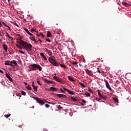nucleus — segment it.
I'll return each mask as SVG.
<instances>
[{
  "mask_svg": "<svg viewBox=\"0 0 131 131\" xmlns=\"http://www.w3.org/2000/svg\"><path fill=\"white\" fill-rule=\"evenodd\" d=\"M46 41H48V42H51V40L49 38H46Z\"/></svg>",
  "mask_w": 131,
  "mask_h": 131,
  "instance_id": "nucleus-36",
  "label": "nucleus"
},
{
  "mask_svg": "<svg viewBox=\"0 0 131 131\" xmlns=\"http://www.w3.org/2000/svg\"><path fill=\"white\" fill-rule=\"evenodd\" d=\"M19 41L18 43L21 46H23L24 49H26L28 53L30 51H32V45L29 43H27L26 41H23V40L19 38Z\"/></svg>",
  "mask_w": 131,
  "mask_h": 131,
  "instance_id": "nucleus-1",
  "label": "nucleus"
},
{
  "mask_svg": "<svg viewBox=\"0 0 131 131\" xmlns=\"http://www.w3.org/2000/svg\"><path fill=\"white\" fill-rule=\"evenodd\" d=\"M0 72L1 73H4V71H3L2 70H0Z\"/></svg>",
  "mask_w": 131,
  "mask_h": 131,
  "instance_id": "nucleus-59",
  "label": "nucleus"
},
{
  "mask_svg": "<svg viewBox=\"0 0 131 131\" xmlns=\"http://www.w3.org/2000/svg\"><path fill=\"white\" fill-rule=\"evenodd\" d=\"M68 93L70 95H74V92L70 91L69 90H68Z\"/></svg>",
  "mask_w": 131,
  "mask_h": 131,
  "instance_id": "nucleus-28",
  "label": "nucleus"
},
{
  "mask_svg": "<svg viewBox=\"0 0 131 131\" xmlns=\"http://www.w3.org/2000/svg\"><path fill=\"white\" fill-rule=\"evenodd\" d=\"M82 88H86L85 84L82 83Z\"/></svg>",
  "mask_w": 131,
  "mask_h": 131,
  "instance_id": "nucleus-50",
  "label": "nucleus"
},
{
  "mask_svg": "<svg viewBox=\"0 0 131 131\" xmlns=\"http://www.w3.org/2000/svg\"><path fill=\"white\" fill-rule=\"evenodd\" d=\"M113 101H114V102L116 103L117 106H118V104L119 102V100H118V98H116V97H114L113 98Z\"/></svg>",
  "mask_w": 131,
  "mask_h": 131,
  "instance_id": "nucleus-11",
  "label": "nucleus"
},
{
  "mask_svg": "<svg viewBox=\"0 0 131 131\" xmlns=\"http://www.w3.org/2000/svg\"><path fill=\"white\" fill-rule=\"evenodd\" d=\"M3 25L2 24V23L0 21V27H2Z\"/></svg>",
  "mask_w": 131,
  "mask_h": 131,
  "instance_id": "nucleus-55",
  "label": "nucleus"
},
{
  "mask_svg": "<svg viewBox=\"0 0 131 131\" xmlns=\"http://www.w3.org/2000/svg\"><path fill=\"white\" fill-rule=\"evenodd\" d=\"M83 60H82V62H83L84 63H85V59H84V58H82Z\"/></svg>",
  "mask_w": 131,
  "mask_h": 131,
  "instance_id": "nucleus-48",
  "label": "nucleus"
},
{
  "mask_svg": "<svg viewBox=\"0 0 131 131\" xmlns=\"http://www.w3.org/2000/svg\"><path fill=\"white\" fill-rule=\"evenodd\" d=\"M96 101H97L98 102H99L100 103L102 102L104 103V101H101V98L99 97H96L95 98Z\"/></svg>",
  "mask_w": 131,
  "mask_h": 131,
  "instance_id": "nucleus-18",
  "label": "nucleus"
},
{
  "mask_svg": "<svg viewBox=\"0 0 131 131\" xmlns=\"http://www.w3.org/2000/svg\"><path fill=\"white\" fill-rule=\"evenodd\" d=\"M16 47H17V48H19V47H20V45H18V44H16Z\"/></svg>",
  "mask_w": 131,
  "mask_h": 131,
  "instance_id": "nucleus-53",
  "label": "nucleus"
},
{
  "mask_svg": "<svg viewBox=\"0 0 131 131\" xmlns=\"http://www.w3.org/2000/svg\"><path fill=\"white\" fill-rule=\"evenodd\" d=\"M30 39L34 41V40H35V36H33H33L30 37Z\"/></svg>",
  "mask_w": 131,
  "mask_h": 131,
  "instance_id": "nucleus-22",
  "label": "nucleus"
},
{
  "mask_svg": "<svg viewBox=\"0 0 131 131\" xmlns=\"http://www.w3.org/2000/svg\"><path fill=\"white\" fill-rule=\"evenodd\" d=\"M105 82L107 89H108V90H109L110 91H112V88H111V87L110 86V85L109 84V82H108V81L105 80Z\"/></svg>",
  "mask_w": 131,
  "mask_h": 131,
  "instance_id": "nucleus-7",
  "label": "nucleus"
},
{
  "mask_svg": "<svg viewBox=\"0 0 131 131\" xmlns=\"http://www.w3.org/2000/svg\"><path fill=\"white\" fill-rule=\"evenodd\" d=\"M89 106H90V107H92L93 106L92 105H90Z\"/></svg>",
  "mask_w": 131,
  "mask_h": 131,
  "instance_id": "nucleus-64",
  "label": "nucleus"
},
{
  "mask_svg": "<svg viewBox=\"0 0 131 131\" xmlns=\"http://www.w3.org/2000/svg\"><path fill=\"white\" fill-rule=\"evenodd\" d=\"M56 97H58V98H63V99H67V96L64 94H56Z\"/></svg>",
  "mask_w": 131,
  "mask_h": 131,
  "instance_id": "nucleus-8",
  "label": "nucleus"
},
{
  "mask_svg": "<svg viewBox=\"0 0 131 131\" xmlns=\"http://www.w3.org/2000/svg\"><path fill=\"white\" fill-rule=\"evenodd\" d=\"M44 81H45V82H46V83H53V81H50L48 79H44Z\"/></svg>",
  "mask_w": 131,
  "mask_h": 131,
  "instance_id": "nucleus-17",
  "label": "nucleus"
},
{
  "mask_svg": "<svg viewBox=\"0 0 131 131\" xmlns=\"http://www.w3.org/2000/svg\"><path fill=\"white\" fill-rule=\"evenodd\" d=\"M14 25H15V26H17V27H19V26L18 25V24L16 23H14Z\"/></svg>",
  "mask_w": 131,
  "mask_h": 131,
  "instance_id": "nucleus-45",
  "label": "nucleus"
},
{
  "mask_svg": "<svg viewBox=\"0 0 131 131\" xmlns=\"http://www.w3.org/2000/svg\"><path fill=\"white\" fill-rule=\"evenodd\" d=\"M49 61L52 64V65H54V66H61V67H62V68H67V66L62 64L61 63H59L56 60V58L54 56H52L51 57H49Z\"/></svg>",
  "mask_w": 131,
  "mask_h": 131,
  "instance_id": "nucleus-2",
  "label": "nucleus"
},
{
  "mask_svg": "<svg viewBox=\"0 0 131 131\" xmlns=\"http://www.w3.org/2000/svg\"><path fill=\"white\" fill-rule=\"evenodd\" d=\"M3 46L4 51H5V52H8V47L7 46V45L4 44Z\"/></svg>",
  "mask_w": 131,
  "mask_h": 131,
  "instance_id": "nucleus-12",
  "label": "nucleus"
},
{
  "mask_svg": "<svg viewBox=\"0 0 131 131\" xmlns=\"http://www.w3.org/2000/svg\"><path fill=\"white\" fill-rule=\"evenodd\" d=\"M46 108H50V105L48 104H46L45 105Z\"/></svg>",
  "mask_w": 131,
  "mask_h": 131,
  "instance_id": "nucleus-41",
  "label": "nucleus"
},
{
  "mask_svg": "<svg viewBox=\"0 0 131 131\" xmlns=\"http://www.w3.org/2000/svg\"><path fill=\"white\" fill-rule=\"evenodd\" d=\"M35 71V69L33 66H31V69L28 70V71Z\"/></svg>",
  "mask_w": 131,
  "mask_h": 131,
  "instance_id": "nucleus-26",
  "label": "nucleus"
},
{
  "mask_svg": "<svg viewBox=\"0 0 131 131\" xmlns=\"http://www.w3.org/2000/svg\"><path fill=\"white\" fill-rule=\"evenodd\" d=\"M56 81H58V82H62V79L59 77L57 78Z\"/></svg>",
  "mask_w": 131,
  "mask_h": 131,
  "instance_id": "nucleus-31",
  "label": "nucleus"
},
{
  "mask_svg": "<svg viewBox=\"0 0 131 131\" xmlns=\"http://www.w3.org/2000/svg\"><path fill=\"white\" fill-rule=\"evenodd\" d=\"M52 36V33L50 31L47 32V37H51Z\"/></svg>",
  "mask_w": 131,
  "mask_h": 131,
  "instance_id": "nucleus-21",
  "label": "nucleus"
},
{
  "mask_svg": "<svg viewBox=\"0 0 131 131\" xmlns=\"http://www.w3.org/2000/svg\"><path fill=\"white\" fill-rule=\"evenodd\" d=\"M58 78V77H57V76H54L53 77V78H54V79H56V80H57V79Z\"/></svg>",
  "mask_w": 131,
  "mask_h": 131,
  "instance_id": "nucleus-44",
  "label": "nucleus"
},
{
  "mask_svg": "<svg viewBox=\"0 0 131 131\" xmlns=\"http://www.w3.org/2000/svg\"><path fill=\"white\" fill-rule=\"evenodd\" d=\"M2 24L3 25H4V26H5V27H8V25L6 24V23L2 22Z\"/></svg>",
  "mask_w": 131,
  "mask_h": 131,
  "instance_id": "nucleus-38",
  "label": "nucleus"
},
{
  "mask_svg": "<svg viewBox=\"0 0 131 131\" xmlns=\"http://www.w3.org/2000/svg\"><path fill=\"white\" fill-rule=\"evenodd\" d=\"M18 52L21 54H25V53H24V52H23L22 50H19Z\"/></svg>",
  "mask_w": 131,
  "mask_h": 131,
  "instance_id": "nucleus-40",
  "label": "nucleus"
},
{
  "mask_svg": "<svg viewBox=\"0 0 131 131\" xmlns=\"http://www.w3.org/2000/svg\"><path fill=\"white\" fill-rule=\"evenodd\" d=\"M8 27V30H11V28L10 27H9L8 26V27Z\"/></svg>",
  "mask_w": 131,
  "mask_h": 131,
  "instance_id": "nucleus-52",
  "label": "nucleus"
},
{
  "mask_svg": "<svg viewBox=\"0 0 131 131\" xmlns=\"http://www.w3.org/2000/svg\"><path fill=\"white\" fill-rule=\"evenodd\" d=\"M98 95L99 96V97H100L101 98V99H102V100H106V99H107V97H106V96H105V95L101 94V92H100V90H98Z\"/></svg>",
  "mask_w": 131,
  "mask_h": 131,
  "instance_id": "nucleus-6",
  "label": "nucleus"
},
{
  "mask_svg": "<svg viewBox=\"0 0 131 131\" xmlns=\"http://www.w3.org/2000/svg\"><path fill=\"white\" fill-rule=\"evenodd\" d=\"M68 79L69 80H70V81H74V79H73V78H72L70 76H68Z\"/></svg>",
  "mask_w": 131,
  "mask_h": 131,
  "instance_id": "nucleus-25",
  "label": "nucleus"
},
{
  "mask_svg": "<svg viewBox=\"0 0 131 131\" xmlns=\"http://www.w3.org/2000/svg\"><path fill=\"white\" fill-rule=\"evenodd\" d=\"M7 37H8L9 39H11V40H13L14 39L13 37H12V36H10L9 34H8V33H7Z\"/></svg>",
  "mask_w": 131,
  "mask_h": 131,
  "instance_id": "nucleus-27",
  "label": "nucleus"
},
{
  "mask_svg": "<svg viewBox=\"0 0 131 131\" xmlns=\"http://www.w3.org/2000/svg\"><path fill=\"white\" fill-rule=\"evenodd\" d=\"M24 83L25 85H27L28 84L27 82H24Z\"/></svg>",
  "mask_w": 131,
  "mask_h": 131,
  "instance_id": "nucleus-54",
  "label": "nucleus"
},
{
  "mask_svg": "<svg viewBox=\"0 0 131 131\" xmlns=\"http://www.w3.org/2000/svg\"><path fill=\"white\" fill-rule=\"evenodd\" d=\"M40 55L41 56V57H43V59L45 60H47V57H46V56H45V54L43 53H41L40 54Z\"/></svg>",
  "mask_w": 131,
  "mask_h": 131,
  "instance_id": "nucleus-19",
  "label": "nucleus"
},
{
  "mask_svg": "<svg viewBox=\"0 0 131 131\" xmlns=\"http://www.w3.org/2000/svg\"><path fill=\"white\" fill-rule=\"evenodd\" d=\"M51 89H46V91H50Z\"/></svg>",
  "mask_w": 131,
  "mask_h": 131,
  "instance_id": "nucleus-61",
  "label": "nucleus"
},
{
  "mask_svg": "<svg viewBox=\"0 0 131 131\" xmlns=\"http://www.w3.org/2000/svg\"><path fill=\"white\" fill-rule=\"evenodd\" d=\"M37 83L39 84V85H41V83H40V81L39 80L37 81Z\"/></svg>",
  "mask_w": 131,
  "mask_h": 131,
  "instance_id": "nucleus-39",
  "label": "nucleus"
},
{
  "mask_svg": "<svg viewBox=\"0 0 131 131\" xmlns=\"http://www.w3.org/2000/svg\"><path fill=\"white\" fill-rule=\"evenodd\" d=\"M26 88L27 89V90H28L29 91H32V88H31V86H30V85H28L26 86Z\"/></svg>",
  "mask_w": 131,
  "mask_h": 131,
  "instance_id": "nucleus-24",
  "label": "nucleus"
},
{
  "mask_svg": "<svg viewBox=\"0 0 131 131\" xmlns=\"http://www.w3.org/2000/svg\"><path fill=\"white\" fill-rule=\"evenodd\" d=\"M80 84L81 86H82V83H80Z\"/></svg>",
  "mask_w": 131,
  "mask_h": 131,
  "instance_id": "nucleus-62",
  "label": "nucleus"
},
{
  "mask_svg": "<svg viewBox=\"0 0 131 131\" xmlns=\"http://www.w3.org/2000/svg\"><path fill=\"white\" fill-rule=\"evenodd\" d=\"M88 91L90 92V93H92V94L94 93L93 91V90L90 88H88Z\"/></svg>",
  "mask_w": 131,
  "mask_h": 131,
  "instance_id": "nucleus-29",
  "label": "nucleus"
},
{
  "mask_svg": "<svg viewBox=\"0 0 131 131\" xmlns=\"http://www.w3.org/2000/svg\"><path fill=\"white\" fill-rule=\"evenodd\" d=\"M50 90H51V91H53V92H56V91H58V89H57L55 87H51L50 88Z\"/></svg>",
  "mask_w": 131,
  "mask_h": 131,
  "instance_id": "nucleus-16",
  "label": "nucleus"
},
{
  "mask_svg": "<svg viewBox=\"0 0 131 131\" xmlns=\"http://www.w3.org/2000/svg\"><path fill=\"white\" fill-rule=\"evenodd\" d=\"M32 86H35V85H34V81H33V82H32Z\"/></svg>",
  "mask_w": 131,
  "mask_h": 131,
  "instance_id": "nucleus-47",
  "label": "nucleus"
},
{
  "mask_svg": "<svg viewBox=\"0 0 131 131\" xmlns=\"http://www.w3.org/2000/svg\"><path fill=\"white\" fill-rule=\"evenodd\" d=\"M18 49H19L20 50H22V49H23V47L19 46V47L18 48Z\"/></svg>",
  "mask_w": 131,
  "mask_h": 131,
  "instance_id": "nucleus-51",
  "label": "nucleus"
},
{
  "mask_svg": "<svg viewBox=\"0 0 131 131\" xmlns=\"http://www.w3.org/2000/svg\"><path fill=\"white\" fill-rule=\"evenodd\" d=\"M21 93L23 96H26V92H25V91H21Z\"/></svg>",
  "mask_w": 131,
  "mask_h": 131,
  "instance_id": "nucleus-33",
  "label": "nucleus"
},
{
  "mask_svg": "<svg viewBox=\"0 0 131 131\" xmlns=\"http://www.w3.org/2000/svg\"><path fill=\"white\" fill-rule=\"evenodd\" d=\"M10 116H11V114H10V115H5L4 116V117H6V118H9L10 117Z\"/></svg>",
  "mask_w": 131,
  "mask_h": 131,
  "instance_id": "nucleus-34",
  "label": "nucleus"
},
{
  "mask_svg": "<svg viewBox=\"0 0 131 131\" xmlns=\"http://www.w3.org/2000/svg\"><path fill=\"white\" fill-rule=\"evenodd\" d=\"M72 64H73V65H77V62H76V61H73V62H72Z\"/></svg>",
  "mask_w": 131,
  "mask_h": 131,
  "instance_id": "nucleus-37",
  "label": "nucleus"
},
{
  "mask_svg": "<svg viewBox=\"0 0 131 131\" xmlns=\"http://www.w3.org/2000/svg\"><path fill=\"white\" fill-rule=\"evenodd\" d=\"M24 30H25V31H26L27 32V33H28V34H29V35H31V36H33V34H31V33H30L29 31L28 30V29H27L26 28H23Z\"/></svg>",
  "mask_w": 131,
  "mask_h": 131,
  "instance_id": "nucleus-10",
  "label": "nucleus"
},
{
  "mask_svg": "<svg viewBox=\"0 0 131 131\" xmlns=\"http://www.w3.org/2000/svg\"><path fill=\"white\" fill-rule=\"evenodd\" d=\"M101 73V70H99V68H95L94 73Z\"/></svg>",
  "mask_w": 131,
  "mask_h": 131,
  "instance_id": "nucleus-15",
  "label": "nucleus"
},
{
  "mask_svg": "<svg viewBox=\"0 0 131 131\" xmlns=\"http://www.w3.org/2000/svg\"><path fill=\"white\" fill-rule=\"evenodd\" d=\"M36 36H40V34H37Z\"/></svg>",
  "mask_w": 131,
  "mask_h": 131,
  "instance_id": "nucleus-57",
  "label": "nucleus"
},
{
  "mask_svg": "<svg viewBox=\"0 0 131 131\" xmlns=\"http://www.w3.org/2000/svg\"><path fill=\"white\" fill-rule=\"evenodd\" d=\"M33 90L34 92H37V89H38V86H33Z\"/></svg>",
  "mask_w": 131,
  "mask_h": 131,
  "instance_id": "nucleus-23",
  "label": "nucleus"
},
{
  "mask_svg": "<svg viewBox=\"0 0 131 131\" xmlns=\"http://www.w3.org/2000/svg\"><path fill=\"white\" fill-rule=\"evenodd\" d=\"M33 99H35L37 102L40 105V106H42V105H45V101L38 97H34Z\"/></svg>",
  "mask_w": 131,
  "mask_h": 131,
  "instance_id": "nucleus-4",
  "label": "nucleus"
},
{
  "mask_svg": "<svg viewBox=\"0 0 131 131\" xmlns=\"http://www.w3.org/2000/svg\"><path fill=\"white\" fill-rule=\"evenodd\" d=\"M45 50H46V52H47V53H48V54L49 55V56L52 55V52L50 51V50H48V49L47 48L45 49Z\"/></svg>",
  "mask_w": 131,
  "mask_h": 131,
  "instance_id": "nucleus-20",
  "label": "nucleus"
},
{
  "mask_svg": "<svg viewBox=\"0 0 131 131\" xmlns=\"http://www.w3.org/2000/svg\"><path fill=\"white\" fill-rule=\"evenodd\" d=\"M5 65L11 66L12 68H15V66H18V63L16 62V60H6L5 62Z\"/></svg>",
  "mask_w": 131,
  "mask_h": 131,
  "instance_id": "nucleus-3",
  "label": "nucleus"
},
{
  "mask_svg": "<svg viewBox=\"0 0 131 131\" xmlns=\"http://www.w3.org/2000/svg\"><path fill=\"white\" fill-rule=\"evenodd\" d=\"M71 100L73 101V102H76L77 100L76 98H74V97H71Z\"/></svg>",
  "mask_w": 131,
  "mask_h": 131,
  "instance_id": "nucleus-30",
  "label": "nucleus"
},
{
  "mask_svg": "<svg viewBox=\"0 0 131 131\" xmlns=\"http://www.w3.org/2000/svg\"><path fill=\"white\" fill-rule=\"evenodd\" d=\"M30 66H32L34 67V69H35V71L37 70L38 69L39 71H41L42 68L39 64H37L36 63H33L32 64H31Z\"/></svg>",
  "mask_w": 131,
  "mask_h": 131,
  "instance_id": "nucleus-5",
  "label": "nucleus"
},
{
  "mask_svg": "<svg viewBox=\"0 0 131 131\" xmlns=\"http://www.w3.org/2000/svg\"><path fill=\"white\" fill-rule=\"evenodd\" d=\"M60 90L61 91V92H62V93H65V91L63 90L62 88H60Z\"/></svg>",
  "mask_w": 131,
  "mask_h": 131,
  "instance_id": "nucleus-43",
  "label": "nucleus"
},
{
  "mask_svg": "<svg viewBox=\"0 0 131 131\" xmlns=\"http://www.w3.org/2000/svg\"><path fill=\"white\" fill-rule=\"evenodd\" d=\"M35 32H37V30H35Z\"/></svg>",
  "mask_w": 131,
  "mask_h": 131,
  "instance_id": "nucleus-63",
  "label": "nucleus"
},
{
  "mask_svg": "<svg viewBox=\"0 0 131 131\" xmlns=\"http://www.w3.org/2000/svg\"><path fill=\"white\" fill-rule=\"evenodd\" d=\"M82 103H86V101H85V100H83V101H82Z\"/></svg>",
  "mask_w": 131,
  "mask_h": 131,
  "instance_id": "nucleus-58",
  "label": "nucleus"
},
{
  "mask_svg": "<svg viewBox=\"0 0 131 131\" xmlns=\"http://www.w3.org/2000/svg\"><path fill=\"white\" fill-rule=\"evenodd\" d=\"M6 76L7 77V78H8V79L11 81V82H12L13 81V79H12V78L11 77V76H10V75H9V74H8V73H6Z\"/></svg>",
  "mask_w": 131,
  "mask_h": 131,
  "instance_id": "nucleus-9",
  "label": "nucleus"
},
{
  "mask_svg": "<svg viewBox=\"0 0 131 131\" xmlns=\"http://www.w3.org/2000/svg\"><path fill=\"white\" fill-rule=\"evenodd\" d=\"M19 63H22V61H21V60H18Z\"/></svg>",
  "mask_w": 131,
  "mask_h": 131,
  "instance_id": "nucleus-56",
  "label": "nucleus"
},
{
  "mask_svg": "<svg viewBox=\"0 0 131 131\" xmlns=\"http://www.w3.org/2000/svg\"><path fill=\"white\" fill-rule=\"evenodd\" d=\"M34 41L35 43H37V42H38V40L37 41V40H35H35H34Z\"/></svg>",
  "mask_w": 131,
  "mask_h": 131,
  "instance_id": "nucleus-49",
  "label": "nucleus"
},
{
  "mask_svg": "<svg viewBox=\"0 0 131 131\" xmlns=\"http://www.w3.org/2000/svg\"><path fill=\"white\" fill-rule=\"evenodd\" d=\"M62 88L64 89V91H66L67 92H68L69 91V90L67 88H65L64 87H62Z\"/></svg>",
  "mask_w": 131,
  "mask_h": 131,
  "instance_id": "nucleus-42",
  "label": "nucleus"
},
{
  "mask_svg": "<svg viewBox=\"0 0 131 131\" xmlns=\"http://www.w3.org/2000/svg\"><path fill=\"white\" fill-rule=\"evenodd\" d=\"M40 35L41 36V37L45 38V35L42 34V33H40Z\"/></svg>",
  "mask_w": 131,
  "mask_h": 131,
  "instance_id": "nucleus-35",
  "label": "nucleus"
},
{
  "mask_svg": "<svg viewBox=\"0 0 131 131\" xmlns=\"http://www.w3.org/2000/svg\"><path fill=\"white\" fill-rule=\"evenodd\" d=\"M82 95H85V96H86L87 97H91V94L90 93H88L87 92L84 93L83 91Z\"/></svg>",
  "mask_w": 131,
  "mask_h": 131,
  "instance_id": "nucleus-13",
  "label": "nucleus"
},
{
  "mask_svg": "<svg viewBox=\"0 0 131 131\" xmlns=\"http://www.w3.org/2000/svg\"><path fill=\"white\" fill-rule=\"evenodd\" d=\"M122 5L123 6H124L125 7H129V6H130L129 5V4L126 3L124 2H122Z\"/></svg>",
  "mask_w": 131,
  "mask_h": 131,
  "instance_id": "nucleus-14",
  "label": "nucleus"
},
{
  "mask_svg": "<svg viewBox=\"0 0 131 131\" xmlns=\"http://www.w3.org/2000/svg\"><path fill=\"white\" fill-rule=\"evenodd\" d=\"M35 31V29H31V32H33V31Z\"/></svg>",
  "mask_w": 131,
  "mask_h": 131,
  "instance_id": "nucleus-46",
  "label": "nucleus"
},
{
  "mask_svg": "<svg viewBox=\"0 0 131 131\" xmlns=\"http://www.w3.org/2000/svg\"><path fill=\"white\" fill-rule=\"evenodd\" d=\"M38 41H40V42L41 43V40H40V39H38Z\"/></svg>",
  "mask_w": 131,
  "mask_h": 131,
  "instance_id": "nucleus-60",
  "label": "nucleus"
},
{
  "mask_svg": "<svg viewBox=\"0 0 131 131\" xmlns=\"http://www.w3.org/2000/svg\"><path fill=\"white\" fill-rule=\"evenodd\" d=\"M57 107L58 110H61L63 108V107L61 106L60 105H57Z\"/></svg>",
  "mask_w": 131,
  "mask_h": 131,
  "instance_id": "nucleus-32",
  "label": "nucleus"
}]
</instances>
